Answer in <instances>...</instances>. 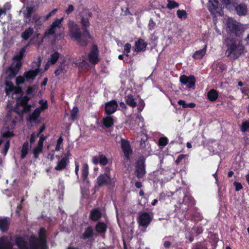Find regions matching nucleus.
Segmentation results:
<instances>
[{"instance_id":"f257e3e1","label":"nucleus","mask_w":249,"mask_h":249,"mask_svg":"<svg viewBox=\"0 0 249 249\" xmlns=\"http://www.w3.org/2000/svg\"><path fill=\"white\" fill-rule=\"evenodd\" d=\"M82 32L79 26L72 20H69L68 26L69 30V36L71 38L76 40L82 47H86L89 43L88 39H91L88 28L90 25L89 19L88 18L82 17L81 19Z\"/></svg>"},{"instance_id":"f03ea898","label":"nucleus","mask_w":249,"mask_h":249,"mask_svg":"<svg viewBox=\"0 0 249 249\" xmlns=\"http://www.w3.org/2000/svg\"><path fill=\"white\" fill-rule=\"evenodd\" d=\"M225 43L227 48L225 54L231 59H236L244 53V47L234 39L227 38Z\"/></svg>"},{"instance_id":"7ed1b4c3","label":"nucleus","mask_w":249,"mask_h":249,"mask_svg":"<svg viewBox=\"0 0 249 249\" xmlns=\"http://www.w3.org/2000/svg\"><path fill=\"white\" fill-rule=\"evenodd\" d=\"M226 24L227 31L236 36H240L244 31L243 26L231 18H228Z\"/></svg>"},{"instance_id":"20e7f679","label":"nucleus","mask_w":249,"mask_h":249,"mask_svg":"<svg viewBox=\"0 0 249 249\" xmlns=\"http://www.w3.org/2000/svg\"><path fill=\"white\" fill-rule=\"evenodd\" d=\"M115 180L111 178L109 173H105L100 175L96 178V184L95 188H99L103 186H114Z\"/></svg>"},{"instance_id":"39448f33","label":"nucleus","mask_w":249,"mask_h":249,"mask_svg":"<svg viewBox=\"0 0 249 249\" xmlns=\"http://www.w3.org/2000/svg\"><path fill=\"white\" fill-rule=\"evenodd\" d=\"M145 159L144 157H141L136 163L135 174L138 178H142L146 174Z\"/></svg>"},{"instance_id":"423d86ee","label":"nucleus","mask_w":249,"mask_h":249,"mask_svg":"<svg viewBox=\"0 0 249 249\" xmlns=\"http://www.w3.org/2000/svg\"><path fill=\"white\" fill-rule=\"evenodd\" d=\"M99 51L96 44L92 46L90 52L88 54L89 62L92 65H96L100 61Z\"/></svg>"},{"instance_id":"0eeeda50","label":"nucleus","mask_w":249,"mask_h":249,"mask_svg":"<svg viewBox=\"0 0 249 249\" xmlns=\"http://www.w3.org/2000/svg\"><path fill=\"white\" fill-rule=\"evenodd\" d=\"M41 58L38 57V61L36 62L37 68L35 70H30L24 73V76L27 81L34 80L40 71V67L41 65Z\"/></svg>"},{"instance_id":"6e6552de","label":"nucleus","mask_w":249,"mask_h":249,"mask_svg":"<svg viewBox=\"0 0 249 249\" xmlns=\"http://www.w3.org/2000/svg\"><path fill=\"white\" fill-rule=\"evenodd\" d=\"M121 146L124 157L127 160H129L133 152L129 141L124 139H121Z\"/></svg>"},{"instance_id":"1a4fd4ad","label":"nucleus","mask_w":249,"mask_h":249,"mask_svg":"<svg viewBox=\"0 0 249 249\" xmlns=\"http://www.w3.org/2000/svg\"><path fill=\"white\" fill-rule=\"evenodd\" d=\"M179 80L182 84L185 85L188 88H194L195 86L196 79L194 75L187 76L185 75H182L180 77Z\"/></svg>"},{"instance_id":"9d476101","label":"nucleus","mask_w":249,"mask_h":249,"mask_svg":"<svg viewBox=\"0 0 249 249\" xmlns=\"http://www.w3.org/2000/svg\"><path fill=\"white\" fill-rule=\"evenodd\" d=\"M118 107V105L117 102L115 100H112L106 103L105 105V111L106 114L107 115H110L117 110Z\"/></svg>"},{"instance_id":"9b49d317","label":"nucleus","mask_w":249,"mask_h":249,"mask_svg":"<svg viewBox=\"0 0 249 249\" xmlns=\"http://www.w3.org/2000/svg\"><path fill=\"white\" fill-rule=\"evenodd\" d=\"M91 161L94 165L100 164L101 166H105L108 162V160L107 157L101 152L99 153L98 156H93Z\"/></svg>"},{"instance_id":"f8f14e48","label":"nucleus","mask_w":249,"mask_h":249,"mask_svg":"<svg viewBox=\"0 0 249 249\" xmlns=\"http://www.w3.org/2000/svg\"><path fill=\"white\" fill-rule=\"evenodd\" d=\"M152 218L148 213L144 212L140 215L138 219L139 225L142 227H147L150 224Z\"/></svg>"},{"instance_id":"ddd939ff","label":"nucleus","mask_w":249,"mask_h":249,"mask_svg":"<svg viewBox=\"0 0 249 249\" xmlns=\"http://www.w3.org/2000/svg\"><path fill=\"white\" fill-rule=\"evenodd\" d=\"M147 46V43L142 38H139L135 42V46L133 48V50L137 53L144 51L146 49Z\"/></svg>"},{"instance_id":"4468645a","label":"nucleus","mask_w":249,"mask_h":249,"mask_svg":"<svg viewBox=\"0 0 249 249\" xmlns=\"http://www.w3.org/2000/svg\"><path fill=\"white\" fill-rule=\"evenodd\" d=\"M40 113L41 111L39 110V108H36L31 114L29 115L27 119V121L31 123H39L40 121H38L37 119L39 117Z\"/></svg>"},{"instance_id":"2eb2a0df","label":"nucleus","mask_w":249,"mask_h":249,"mask_svg":"<svg viewBox=\"0 0 249 249\" xmlns=\"http://www.w3.org/2000/svg\"><path fill=\"white\" fill-rule=\"evenodd\" d=\"M102 216L101 211L99 208H94L91 210L89 214V218L92 221L99 220Z\"/></svg>"},{"instance_id":"dca6fc26","label":"nucleus","mask_w":249,"mask_h":249,"mask_svg":"<svg viewBox=\"0 0 249 249\" xmlns=\"http://www.w3.org/2000/svg\"><path fill=\"white\" fill-rule=\"evenodd\" d=\"M15 241L19 249H28L27 242L23 237L18 236L16 237Z\"/></svg>"},{"instance_id":"f3484780","label":"nucleus","mask_w":249,"mask_h":249,"mask_svg":"<svg viewBox=\"0 0 249 249\" xmlns=\"http://www.w3.org/2000/svg\"><path fill=\"white\" fill-rule=\"evenodd\" d=\"M10 225L9 218L4 217L0 218V230L3 232H6L8 231Z\"/></svg>"},{"instance_id":"a211bd4d","label":"nucleus","mask_w":249,"mask_h":249,"mask_svg":"<svg viewBox=\"0 0 249 249\" xmlns=\"http://www.w3.org/2000/svg\"><path fill=\"white\" fill-rule=\"evenodd\" d=\"M94 236V231L91 226H88L85 229L84 232L82 234L81 238L84 240L92 238Z\"/></svg>"},{"instance_id":"6ab92c4d","label":"nucleus","mask_w":249,"mask_h":249,"mask_svg":"<svg viewBox=\"0 0 249 249\" xmlns=\"http://www.w3.org/2000/svg\"><path fill=\"white\" fill-rule=\"evenodd\" d=\"M95 230L99 234H105L107 231V225L103 222H98L95 226Z\"/></svg>"},{"instance_id":"aec40b11","label":"nucleus","mask_w":249,"mask_h":249,"mask_svg":"<svg viewBox=\"0 0 249 249\" xmlns=\"http://www.w3.org/2000/svg\"><path fill=\"white\" fill-rule=\"evenodd\" d=\"M38 234V238H35L34 236H31V238L34 239L35 240L34 242H36V241L47 240L46 230L44 228L42 227L39 229Z\"/></svg>"},{"instance_id":"412c9836","label":"nucleus","mask_w":249,"mask_h":249,"mask_svg":"<svg viewBox=\"0 0 249 249\" xmlns=\"http://www.w3.org/2000/svg\"><path fill=\"white\" fill-rule=\"evenodd\" d=\"M31 99V97L27 95L22 96V95L17 98V103L18 106L21 107L25 106L28 104L29 101Z\"/></svg>"},{"instance_id":"4be33fe9","label":"nucleus","mask_w":249,"mask_h":249,"mask_svg":"<svg viewBox=\"0 0 249 249\" xmlns=\"http://www.w3.org/2000/svg\"><path fill=\"white\" fill-rule=\"evenodd\" d=\"M69 162V161H67L65 158H62L60 160L58 161L57 164L55 166L54 169L56 171H61L64 170L66 168Z\"/></svg>"},{"instance_id":"5701e85b","label":"nucleus","mask_w":249,"mask_h":249,"mask_svg":"<svg viewBox=\"0 0 249 249\" xmlns=\"http://www.w3.org/2000/svg\"><path fill=\"white\" fill-rule=\"evenodd\" d=\"M125 101L126 104L131 107L134 108L137 106V103L133 96L131 94L125 96Z\"/></svg>"},{"instance_id":"b1692460","label":"nucleus","mask_w":249,"mask_h":249,"mask_svg":"<svg viewBox=\"0 0 249 249\" xmlns=\"http://www.w3.org/2000/svg\"><path fill=\"white\" fill-rule=\"evenodd\" d=\"M63 20V18H56L54 20L50 25V28H51L53 31L56 32V28H58L59 29L62 27L63 25L62 24V22Z\"/></svg>"},{"instance_id":"393cba45","label":"nucleus","mask_w":249,"mask_h":249,"mask_svg":"<svg viewBox=\"0 0 249 249\" xmlns=\"http://www.w3.org/2000/svg\"><path fill=\"white\" fill-rule=\"evenodd\" d=\"M13 245L9 241H5L4 237L0 238V249H12Z\"/></svg>"},{"instance_id":"a878e982","label":"nucleus","mask_w":249,"mask_h":249,"mask_svg":"<svg viewBox=\"0 0 249 249\" xmlns=\"http://www.w3.org/2000/svg\"><path fill=\"white\" fill-rule=\"evenodd\" d=\"M103 124L106 128H109L114 124V120L112 116L109 115L103 119Z\"/></svg>"},{"instance_id":"bb28decb","label":"nucleus","mask_w":249,"mask_h":249,"mask_svg":"<svg viewBox=\"0 0 249 249\" xmlns=\"http://www.w3.org/2000/svg\"><path fill=\"white\" fill-rule=\"evenodd\" d=\"M29 149V144L28 141H25L23 145L21 150V156L20 158L21 159H24L27 156Z\"/></svg>"},{"instance_id":"cd10ccee","label":"nucleus","mask_w":249,"mask_h":249,"mask_svg":"<svg viewBox=\"0 0 249 249\" xmlns=\"http://www.w3.org/2000/svg\"><path fill=\"white\" fill-rule=\"evenodd\" d=\"M207 49V45L201 50L196 51L193 55V57L195 59H201L205 54Z\"/></svg>"},{"instance_id":"c85d7f7f","label":"nucleus","mask_w":249,"mask_h":249,"mask_svg":"<svg viewBox=\"0 0 249 249\" xmlns=\"http://www.w3.org/2000/svg\"><path fill=\"white\" fill-rule=\"evenodd\" d=\"M60 56V54L57 51L52 53L50 57L48 58L49 62H51L52 65L55 64Z\"/></svg>"},{"instance_id":"c756f323","label":"nucleus","mask_w":249,"mask_h":249,"mask_svg":"<svg viewBox=\"0 0 249 249\" xmlns=\"http://www.w3.org/2000/svg\"><path fill=\"white\" fill-rule=\"evenodd\" d=\"M140 145L141 148L148 150L150 146L146 136H144L141 138Z\"/></svg>"},{"instance_id":"7c9ffc66","label":"nucleus","mask_w":249,"mask_h":249,"mask_svg":"<svg viewBox=\"0 0 249 249\" xmlns=\"http://www.w3.org/2000/svg\"><path fill=\"white\" fill-rule=\"evenodd\" d=\"M89 175V166L87 164H84L82 168L81 177L84 181H86Z\"/></svg>"},{"instance_id":"2f4dec72","label":"nucleus","mask_w":249,"mask_h":249,"mask_svg":"<svg viewBox=\"0 0 249 249\" xmlns=\"http://www.w3.org/2000/svg\"><path fill=\"white\" fill-rule=\"evenodd\" d=\"M34 7L28 6L26 8V12L24 13V17L26 19H29V21H26V23H30L31 21V17L32 13L34 12Z\"/></svg>"},{"instance_id":"473e14b6","label":"nucleus","mask_w":249,"mask_h":249,"mask_svg":"<svg viewBox=\"0 0 249 249\" xmlns=\"http://www.w3.org/2000/svg\"><path fill=\"white\" fill-rule=\"evenodd\" d=\"M236 10L239 15H245L247 12V8L244 4H239L236 7Z\"/></svg>"},{"instance_id":"72a5a7b5","label":"nucleus","mask_w":249,"mask_h":249,"mask_svg":"<svg viewBox=\"0 0 249 249\" xmlns=\"http://www.w3.org/2000/svg\"><path fill=\"white\" fill-rule=\"evenodd\" d=\"M36 90V85L29 86L26 91V95L29 97H31L32 98L35 95Z\"/></svg>"},{"instance_id":"f704fd0d","label":"nucleus","mask_w":249,"mask_h":249,"mask_svg":"<svg viewBox=\"0 0 249 249\" xmlns=\"http://www.w3.org/2000/svg\"><path fill=\"white\" fill-rule=\"evenodd\" d=\"M33 28L29 27L26 29L21 34L22 38L24 40H27L33 33Z\"/></svg>"},{"instance_id":"c9c22d12","label":"nucleus","mask_w":249,"mask_h":249,"mask_svg":"<svg viewBox=\"0 0 249 249\" xmlns=\"http://www.w3.org/2000/svg\"><path fill=\"white\" fill-rule=\"evenodd\" d=\"M207 96L210 101H214L218 98V93L215 90L211 89L208 92Z\"/></svg>"},{"instance_id":"e433bc0d","label":"nucleus","mask_w":249,"mask_h":249,"mask_svg":"<svg viewBox=\"0 0 249 249\" xmlns=\"http://www.w3.org/2000/svg\"><path fill=\"white\" fill-rule=\"evenodd\" d=\"M5 84L6 85L5 92L8 95L10 92L14 90L15 87L11 81L7 80H6Z\"/></svg>"},{"instance_id":"4c0bfd02","label":"nucleus","mask_w":249,"mask_h":249,"mask_svg":"<svg viewBox=\"0 0 249 249\" xmlns=\"http://www.w3.org/2000/svg\"><path fill=\"white\" fill-rule=\"evenodd\" d=\"M26 47L22 48L19 53L14 57V59L17 61H20L23 58L25 53L26 52Z\"/></svg>"},{"instance_id":"58836bf2","label":"nucleus","mask_w":249,"mask_h":249,"mask_svg":"<svg viewBox=\"0 0 249 249\" xmlns=\"http://www.w3.org/2000/svg\"><path fill=\"white\" fill-rule=\"evenodd\" d=\"M18 70L14 68H10L9 69V73L7 76V79L11 80L14 78L18 74Z\"/></svg>"},{"instance_id":"ea45409f","label":"nucleus","mask_w":249,"mask_h":249,"mask_svg":"<svg viewBox=\"0 0 249 249\" xmlns=\"http://www.w3.org/2000/svg\"><path fill=\"white\" fill-rule=\"evenodd\" d=\"M15 136L14 130L8 129L2 133V138H11Z\"/></svg>"},{"instance_id":"a19ab883","label":"nucleus","mask_w":249,"mask_h":249,"mask_svg":"<svg viewBox=\"0 0 249 249\" xmlns=\"http://www.w3.org/2000/svg\"><path fill=\"white\" fill-rule=\"evenodd\" d=\"M10 141L9 140L6 141L4 144V147L0 150V152L4 155L5 156L10 148Z\"/></svg>"},{"instance_id":"79ce46f5","label":"nucleus","mask_w":249,"mask_h":249,"mask_svg":"<svg viewBox=\"0 0 249 249\" xmlns=\"http://www.w3.org/2000/svg\"><path fill=\"white\" fill-rule=\"evenodd\" d=\"M10 141L9 140L6 141L4 144V147L0 150V152L4 155L5 156L10 148Z\"/></svg>"},{"instance_id":"37998d69","label":"nucleus","mask_w":249,"mask_h":249,"mask_svg":"<svg viewBox=\"0 0 249 249\" xmlns=\"http://www.w3.org/2000/svg\"><path fill=\"white\" fill-rule=\"evenodd\" d=\"M39 104L41 105V106L37 107V108H39L40 111L44 110L48 108V105L47 101H44L43 99L40 100L39 101Z\"/></svg>"},{"instance_id":"c03bdc74","label":"nucleus","mask_w":249,"mask_h":249,"mask_svg":"<svg viewBox=\"0 0 249 249\" xmlns=\"http://www.w3.org/2000/svg\"><path fill=\"white\" fill-rule=\"evenodd\" d=\"M43 148L36 146L33 150L34 157L35 159L38 158L39 155L42 152Z\"/></svg>"},{"instance_id":"a18cd8bd","label":"nucleus","mask_w":249,"mask_h":249,"mask_svg":"<svg viewBox=\"0 0 249 249\" xmlns=\"http://www.w3.org/2000/svg\"><path fill=\"white\" fill-rule=\"evenodd\" d=\"M168 139L166 137H161L158 142V145L161 147H164L168 143Z\"/></svg>"},{"instance_id":"49530a36","label":"nucleus","mask_w":249,"mask_h":249,"mask_svg":"<svg viewBox=\"0 0 249 249\" xmlns=\"http://www.w3.org/2000/svg\"><path fill=\"white\" fill-rule=\"evenodd\" d=\"M179 4L174 0H168L167 7L170 9L178 7Z\"/></svg>"},{"instance_id":"de8ad7c7","label":"nucleus","mask_w":249,"mask_h":249,"mask_svg":"<svg viewBox=\"0 0 249 249\" xmlns=\"http://www.w3.org/2000/svg\"><path fill=\"white\" fill-rule=\"evenodd\" d=\"M23 107V109H22V111H21V115H24L25 113H29L31 110V108L32 107V106L30 104H27L25 106H22Z\"/></svg>"},{"instance_id":"09e8293b","label":"nucleus","mask_w":249,"mask_h":249,"mask_svg":"<svg viewBox=\"0 0 249 249\" xmlns=\"http://www.w3.org/2000/svg\"><path fill=\"white\" fill-rule=\"evenodd\" d=\"M242 132H245L249 129V121H246L242 122L240 127Z\"/></svg>"},{"instance_id":"8fccbe9b","label":"nucleus","mask_w":249,"mask_h":249,"mask_svg":"<svg viewBox=\"0 0 249 249\" xmlns=\"http://www.w3.org/2000/svg\"><path fill=\"white\" fill-rule=\"evenodd\" d=\"M57 11V9H54L48 14H47L45 16H42V20H43V21H46V20H48L51 17L55 14Z\"/></svg>"},{"instance_id":"3c124183","label":"nucleus","mask_w":249,"mask_h":249,"mask_svg":"<svg viewBox=\"0 0 249 249\" xmlns=\"http://www.w3.org/2000/svg\"><path fill=\"white\" fill-rule=\"evenodd\" d=\"M177 14L178 18L180 19H185L187 17V13L186 11L184 10H178L177 12Z\"/></svg>"},{"instance_id":"603ef678","label":"nucleus","mask_w":249,"mask_h":249,"mask_svg":"<svg viewBox=\"0 0 249 249\" xmlns=\"http://www.w3.org/2000/svg\"><path fill=\"white\" fill-rule=\"evenodd\" d=\"M131 49V45L130 43H127L124 46V53L125 54L126 56H128V53L130 52Z\"/></svg>"},{"instance_id":"864d4df0","label":"nucleus","mask_w":249,"mask_h":249,"mask_svg":"<svg viewBox=\"0 0 249 249\" xmlns=\"http://www.w3.org/2000/svg\"><path fill=\"white\" fill-rule=\"evenodd\" d=\"M43 22L44 21H43V20H42V19H39L38 20L36 21V22H35V29L36 30L40 29L41 26L43 24Z\"/></svg>"},{"instance_id":"5fc2aeb1","label":"nucleus","mask_w":249,"mask_h":249,"mask_svg":"<svg viewBox=\"0 0 249 249\" xmlns=\"http://www.w3.org/2000/svg\"><path fill=\"white\" fill-rule=\"evenodd\" d=\"M17 124V121L16 119H12L10 124H7L6 128L10 130H14Z\"/></svg>"},{"instance_id":"6e6d98bb","label":"nucleus","mask_w":249,"mask_h":249,"mask_svg":"<svg viewBox=\"0 0 249 249\" xmlns=\"http://www.w3.org/2000/svg\"><path fill=\"white\" fill-rule=\"evenodd\" d=\"M38 248L40 247V249H47V240L39 241L37 243Z\"/></svg>"},{"instance_id":"4d7b16f0","label":"nucleus","mask_w":249,"mask_h":249,"mask_svg":"<svg viewBox=\"0 0 249 249\" xmlns=\"http://www.w3.org/2000/svg\"><path fill=\"white\" fill-rule=\"evenodd\" d=\"M55 34V31H53L49 27V29L45 32L44 34V37H49L50 36H53Z\"/></svg>"},{"instance_id":"13d9d810","label":"nucleus","mask_w":249,"mask_h":249,"mask_svg":"<svg viewBox=\"0 0 249 249\" xmlns=\"http://www.w3.org/2000/svg\"><path fill=\"white\" fill-rule=\"evenodd\" d=\"M55 34V31H53L49 27V29L45 32L44 34V37H49L50 36H53Z\"/></svg>"},{"instance_id":"bf43d9fd","label":"nucleus","mask_w":249,"mask_h":249,"mask_svg":"<svg viewBox=\"0 0 249 249\" xmlns=\"http://www.w3.org/2000/svg\"><path fill=\"white\" fill-rule=\"evenodd\" d=\"M63 141V139L62 137L61 136L60 137H59V138L57 140L56 145L55 148V151H58L60 150V145L62 143Z\"/></svg>"},{"instance_id":"052dcab7","label":"nucleus","mask_w":249,"mask_h":249,"mask_svg":"<svg viewBox=\"0 0 249 249\" xmlns=\"http://www.w3.org/2000/svg\"><path fill=\"white\" fill-rule=\"evenodd\" d=\"M24 82L25 79L23 76H18L16 78V83L18 85L23 84Z\"/></svg>"},{"instance_id":"680f3d73","label":"nucleus","mask_w":249,"mask_h":249,"mask_svg":"<svg viewBox=\"0 0 249 249\" xmlns=\"http://www.w3.org/2000/svg\"><path fill=\"white\" fill-rule=\"evenodd\" d=\"M144 106H145V103H144V101L142 100L140 101V102L138 103V107H137L138 111L139 112H141L143 110Z\"/></svg>"},{"instance_id":"e2e57ef3","label":"nucleus","mask_w":249,"mask_h":249,"mask_svg":"<svg viewBox=\"0 0 249 249\" xmlns=\"http://www.w3.org/2000/svg\"><path fill=\"white\" fill-rule=\"evenodd\" d=\"M21 107L20 106H18L17 103H16V104L14 107V111L18 115H19L20 116H22L23 115H21V111H22V109H20L19 107Z\"/></svg>"},{"instance_id":"0e129e2a","label":"nucleus","mask_w":249,"mask_h":249,"mask_svg":"<svg viewBox=\"0 0 249 249\" xmlns=\"http://www.w3.org/2000/svg\"><path fill=\"white\" fill-rule=\"evenodd\" d=\"M13 91L14 92V93L16 94H21L22 95L23 93L22 89L20 87H15Z\"/></svg>"},{"instance_id":"69168bd1","label":"nucleus","mask_w":249,"mask_h":249,"mask_svg":"<svg viewBox=\"0 0 249 249\" xmlns=\"http://www.w3.org/2000/svg\"><path fill=\"white\" fill-rule=\"evenodd\" d=\"M186 157H187V155H184V154H181V155H180L178 157V158L177 159V160H176L175 161V162L177 164H178L183 159H184Z\"/></svg>"},{"instance_id":"338daca9","label":"nucleus","mask_w":249,"mask_h":249,"mask_svg":"<svg viewBox=\"0 0 249 249\" xmlns=\"http://www.w3.org/2000/svg\"><path fill=\"white\" fill-rule=\"evenodd\" d=\"M67 152L65 153L64 157L63 158H65L67 161H69V157L71 156V154L70 151V149L67 147L66 149Z\"/></svg>"},{"instance_id":"774afa93","label":"nucleus","mask_w":249,"mask_h":249,"mask_svg":"<svg viewBox=\"0 0 249 249\" xmlns=\"http://www.w3.org/2000/svg\"><path fill=\"white\" fill-rule=\"evenodd\" d=\"M74 10V7L72 5L70 4L69 5L67 9L66 10V13L68 15L71 13L72 12H73Z\"/></svg>"}]
</instances>
